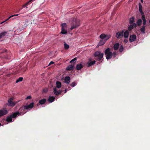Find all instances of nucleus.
I'll return each mask as SVG.
<instances>
[{
    "mask_svg": "<svg viewBox=\"0 0 150 150\" xmlns=\"http://www.w3.org/2000/svg\"><path fill=\"white\" fill-rule=\"evenodd\" d=\"M29 2H28V1L26 2L25 4H24V5L23 6V8L25 7L26 8H28V7L27 6L29 5Z\"/></svg>",
    "mask_w": 150,
    "mask_h": 150,
    "instance_id": "34",
    "label": "nucleus"
},
{
    "mask_svg": "<svg viewBox=\"0 0 150 150\" xmlns=\"http://www.w3.org/2000/svg\"><path fill=\"white\" fill-rule=\"evenodd\" d=\"M67 89H65V90H64V93H66L67 92Z\"/></svg>",
    "mask_w": 150,
    "mask_h": 150,
    "instance_id": "45",
    "label": "nucleus"
},
{
    "mask_svg": "<svg viewBox=\"0 0 150 150\" xmlns=\"http://www.w3.org/2000/svg\"><path fill=\"white\" fill-rule=\"evenodd\" d=\"M8 35V32H2L0 33V39H1V38L4 36H5V35Z\"/></svg>",
    "mask_w": 150,
    "mask_h": 150,
    "instance_id": "23",
    "label": "nucleus"
},
{
    "mask_svg": "<svg viewBox=\"0 0 150 150\" xmlns=\"http://www.w3.org/2000/svg\"><path fill=\"white\" fill-rule=\"evenodd\" d=\"M105 54L106 56V58L107 59H111L113 55L112 53L110 52V48H108L105 50Z\"/></svg>",
    "mask_w": 150,
    "mask_h": 150,
    "instance_id": "4",
    "label": "nucleus"
},
{
    "mask_svg": "<svg viewBox=\"0 0 150 150\" xmlns=\"http://www.w3.org/2000/svg\"><path fill=\"white\" fill-rule=\"evenodd\" d=\"M77 58H74L73 59H72L71 61H70V63H72L74 61H75L77 60Z\"/></svg>",
    "mask_w": 150,
    "mask_h": 150,
    "instance_id": "39",
    "label": "nucleus"
},
{
    "mask_svg": "<svg viewBox=\"0 0 150 150\" xmlns=\"http://www.w3.org/2000/svg\"><path fill=\"white\" fill-rule=\"evenodd\" d=\"M124 50L123 46V45H121L119 48V51L120 52H122Z\"/></svg>",
    "mask_w": 150,
    "mask_h": 150,
    "instance_id": "35",
    "label": "nucleus"
},
{
    "mask_svg": "<svg viewBox=\"0 0 150 150\" xmlns=\"http://www.w3.org/2000/svg\"><path fill=\"white\" fill-rule=\"evenodd\" d=\"M129 32L128 30H126L124 31V32L123 33V36L126 39L128 38L129 37Z\"/></svg>",
    "mask_w": 150,
    "mask_h": 150,
    "instance_id": "16",
    "label": "nucleus"
},
{
    "mask_svg": "<svg viewBox=\"0 0 150 150\" xmlns=\"http://www.w3.org/2000/svg\"><path fill=\"white\" fill-rule=\"evenodd\" d=\"M53 92L54 93L56 96H58V95L62 93V90H59V91H58L57 89L55 87H54L53 88Z\"/></svg>",
    "mask_w": 150,
    "mask_h": 150,
    "instance_id": "12",
    "label": "nucleus"
},
{
    "mask_svg": "<svg viewBox=\"0 0 150 150\" xmlns=\"http://www.w3.org/2000/svg\"><path fill=\"white\" fill-rule=\"evenodd\" d=\"M119 47V43H116L113 46V48L115 50H118Z\"/></svg>",
    "mask_w": 150,
    "mask_h": 150,
    "instance_id": "24",
    "label": "nucleus"
},
{
    "mask_svg": "<svg viewBox=\"0 0 150 150\" xmlns=\"http://www.w3.org/2000/svg\"><path fill=\"white\" fill-rule=\"evenodd\" d=\"M25 109L24 105V107H21L20 108V109L19 110V112H16V113H19V114L18 115L20 114H24L26 112H25Z\"/></svg>",
    "mask_w": 150,
    "mask_h": 150,
    "instance_id": "9",
    "label": "nucleus"
},
{
    "mask_svg": "<svg viewBox=\"0 0 150 150\" xmlns=\"http://www.w3.org/2000/svg\"><path fill=\"white\" fill-rule=\"evenodd\" d=\"M67 33V30L66 29H62V31L61 32V33L63 34H66Z\"/></svg>",
    "mask_w": 150,
    "mask_h": 150,
    "instance_id": "32",
    "label": "nucleus"
},
{
    "mask_svg": "<svg viewBox=\"0 0 150 150\" xmlns=\"http://www.w3.org/2000/svg\"><path fill=\"white\" fill-rule=\"evenodd\" d=\"M136 25L137 24L135 23H133L132 25H130L129 26L128 28V31H131V30H132L134 28L136 27Z\"/></svg>",
    "mask_w": 150,
    "mask_h": 150,
    "instance_id": "17",
    "label": "nucleus"
},
{
    "mask_svg": "<svg viewBox=\"0 0 150 150\" xmlns=\"http://www.w3.org/2000/svg\"><path fill=\"white\" fill-rule=\"evenodd\" d=\"M23 78L22 77H20L18 78L17 80H16V83H18V82L22 81Z\"/></svg>",
    "mask_w": 150,
    "mask_h": 150,
    "instance_id": "37",
    "label": "nucleus"
},
{
    "mask_svg": "<svg viewBox=\"0 0 150 150\" xmlns=\"http://www.w3.org/2000/svg\"><path fill=\"white\" fill-rule=\"evenodd\" d=\"M7 50H6V51L3 54H1L0 56V57L1 58H5V59H8V52H7Z\"/></svg>",
    "mask_w": 150,
    "mask_h": 150,
    "instance_id": "14",
    "label": "nucleus"
},
{
    "mask_svg": "<svg viewBox=\"0 0 150 150\" xmlns=\"http://www.w3.org/2000/svg\"><path fill=\"white\" fill-rule=\"evenodd\" d=\"M46 101V100L45 98L42 99L41 100H39V103L40 105H43L45 103Z\"/></svg>",
    "mask_w": 150,
    "mask_h": 150,
    "instance_id": "22",
    "label": "nucleus"
},
{
    "mask_svg": "<svg viewBox=\"0 0 150 150\" xmlns=\"http://www.w3.org/2000/svg\"><path fill=\"white\" fill-rule=\"evenodd\" d=\"M1 123H0V126H1Z\"/></svg>",
    "mask_w": 150,
    "mask_h": 150,
    "instance_id": "48",
    "label": "nucleus"
},
{
    "mask_svg": "<svg viewBox=\"0 0 150 150\" xmlns=\"http://www.w3.org/2000/svg\"><path fill=\"white\" fill-rule=\"evenodd\" d=\"M13 99L12 98H11L8 100V105L9 106H14L16 104V103H17L18 102L16 103L13 102Z\"/></svg>",
    "mask_w": 150,
    "mask_h": 150,
    "instance_id": "7",
    "label": "nucleus"
},
{
    "mask_svg": "<svg viewBox=\"0 0 150 150\" xmlns=\"http://www.w3.org/2000/svg\"><path fill=\"white\" fill-rule=\"evenodd\" d=\"M33 0H30V1H28V2H29V4L30 3V2H31V1H33Z\"/></svg>",
    "mask_w": 150,
    "mask_h": 150,
    "instance_id": "44",
    "label": "nucleus"
},
{
    "mask_svg": "<svg viewBox=\"0 0 150 150\" xmlns=\"http://www.w3.org/2000/svg\"><path fill=\"white\" fill-rule=\"evenodd\" d=\"M19 113H13L11 114L10 115L7 116L6 121L8 122H11L12 121V118H15L18 115Z\"/></svg>",
    "mask_w": 150,
    "mask_h": 150,
    "instance_id": "3",
    "label": "nucleus"
},
{
    "mask_svg": "<svg viewBox=\"0 0 150 150\" xmlns=\"http://www.w3.org/2000/svg\"><path fill=\"white\" fill-rule=\"evenodd\" d=\"M54 98L53 96H50L49 98L48 101L50 103H52L54 100Z\"/></svg>",
    "mask_w": 150,
    "mask_h": 150,
    "instance_id": "28",
    "label": "nucleus"
},
{
    "mask_svg": "<svg viewBox=\"0 0 150 150\" xmlns=\"http://www.w3.org/2000/svg\"><path fill=\"white\" fill-rule=\"evenodd\" d=\"M62 29H66L67 28V25L66 23H63L61 24Z\"/></svg>",
    "mask_w": 150,
    "mask_h": 150,
    "instance_id": "30",
    "label": "nucleus"
},
{
    "mask_svg": "<svg viewBox=\"0 0 150 150\" xmlns=\"http://www.w3.org/2000/svg\"><path fill=\"white\" fill-rule=\"evenodd\" d=\"M113 56L114 57H115L116 56V54L114 53Z\"/></svg>",
    "mask_w": 150,
    "mask_h": 150,
    "instance_id": "46",
    "label": "nucleus"
},
{
    "mask_svg": "<svg viewBox=\"0 0 150 150\" xmlns=\"http://www.w3.org/2000/svg\"><path fill=\"white\" fill-rule=\"evenodd\" d=\"M80 25L79 21L78 19H74L71 24V30H73L74 29L77 28Z\"/></svg>",
    "mask_w": 150,
    "mask_h": 150,
    "instance_id": "2",
    "label": "nucleus"
},
{
    "mask_svg": "<svg viewBox=\"0 0 150 150\" xmlns=\"http://www.w3.org/2000/svg\"><path fill=\"white\" fill-rule=\"evenodd\" d=\"M142 23V20L141 19H138L137 22V25L139 26L141 25Z\"/></svg>",
    "mask_w": 150,
    "mask_h": 150,
    "instance_id": "29",
    "label": "nucleus"
},
{
    "mask_svg": "<svg viewBox=\"0 0 150 150\" xmlns=\"http://www.w3.org/2000/svg\"><path fill=\"white\" fill-rule=\"evenodd\" d=\"M64 48L66 50H67L69 47V45H68L66 42H64Z\"/></svg>",
    "mask_w": 150,
    "mask_h": 150,
    "instance_id": "33",
    "label": "nucleus"
},
{
    "mask_svg": "<svg viewBox=\"0 0 150 150\" xmlns=\"http://www.w3.org/2000/svg\"><path fill=\"white\" fill-rule=\"evenodd\" d=\"M145 28L146 26L142 25V28H140V31L143 34L145 33Z\"/></svg>",
    "mask_w": 150,
    "mask_h": 150,
    "instance_id": "20",
    "label": "nucleus"
},
{
    "mask_svg": "<svg viewBox=\"0 0 150 150\" xmlns=\"http://www.w3.org/2000/svg\"><path fill=\"white\" fill-rule=\"evenodd\" d=\"M125 30H121L117 32L115 34V37L118 39H120L123 36V33Z\"/></svg>",
    "mask_w": 150,
    "mask_h": 150,
    "instance_id": "5",
    "label": "nucleus"
},
{
    "mask_svg": "<svg viewBox=\"0 0 150 150\" xmlns=\"http://www.w3.org/2000/svg\"><path fill=\"white\" fill-rule=\"evenodd\" d=\"M56 87L58 88H60L62 86L61 83L59 81H57L56 83Z\"/></svg>",
    "mask_w": 150,
    "mask_h": 150,
    "instance_id": "25",
    "label": "nucleus"
},
{
    "mask_svg": "<svg viewBox=\"0 0 150 150\" xmlns=\"http://www.w3.org/2000/svg\"><path fill=\"white\" fill-rule=\"evenodd\" d=\"M128 40L127 39H125L124 40V42L125 43H126L127 42Z\"/></svg>",
    "mask_w": 150,
    "mask_h": 150,
    "instance_id": "41",
    "label": "nucleus"
},
{
    "mask_svg": "<svg viewBox=\"0 0 150 150\" xmlns=\"http://www.w3.org/2000/svg\"><path fill=\"white\" fill-rule=\"evenodd\" d=\"M136 39V35H131L129 37V40L130 42H132L135 41Z\"/></svg>",
    "mask_w": 150,
    "mask_h": 150,
    "instance_id": "11",
    "label": "nucleus"
},
{
    "mask_svg": "<svg viewBox=\"0 0 150 150\" xmlns=\"http://www.w3.org/2000/svg\"><path fill=\"white\" fill-rule=\"evenodd\" d=\"M34 103L33 102L31 103L29 105H25V108L26 110H28L29 109H32L34 107Z\"/></svg>",
    "mask_w": 150,
    "mask_h": 150,
    "instance_id": "10",
    "label": "nucleus"
},
{
    "mask_svg": "<svg viewBox=\"0 0 150 150\" xmlns=\"http://www.w3.org/2000/svg\"><path fill=\"white\" fill-rule=\"evenodd\" d=\"M18 14H15V15H12V16L9 17V18H7L6 20H5V21H3L1 22V23H0V24H2V23H4V22L7 21V20H8V19H10V18H11V17H13L15 16H18Z\"/></svg>",
    "mask_w": 150,
    "mask_h": 150,
    "instance_id": "26",
    "label": "nucleus"
},
{
    "mask_svg": "<svg viewBox=\"0 0 150 150\" xmlns=\"http://www.w3.org/2000/svg\"><path fill=\"white\" fill-rule=\"evenodd\" d=\"M149 23H150V20H149Z\"/></svg>",
    "mask_w": 150,
    "mask_h": 150,
    "instance_id": "50",
    "label": "nucleus"
},
{
    "mask_svg": "<svg viewBox=\"0 0 150 150\" xmlns=\"http://www.w3.org/2000/svg\"><path fill=\"white\" fill-rule=\"evenodd\" d=\"M8 113V111L7 110L3 109L0 110V117L1 116H3Z\"/></svg>",
    "mask_w": 150,
    "mask_h": 150,
    "instance_id": "8",
    "label": "nucleus"
},
{
    "mask_svg": "<svg viewBox=\"0 0 150 150\" xmlns=\"http://www.w3.org/2000/svg\"><path fill=\"white\" fill-rule=\"evenodd\" d=\"M71 78L69 76H66L64 79V82L67 84H69L70 83Z\"/></svg>",
    "mask_w": 150,
    "mask_h": 150,
    "instance_id": "13",
    "label": "nucleus"
},
{
    "mask_svg": "<svg viewBox=\"0 0 150 150\" xmlns=\"http://www.w3.org/2000/svg\"><path fill=\"white\" fill-rule=\"evenodd\" d=\"M95 62L96 61L95 60L93 61L88 62L87 63V66L88 67H90V66L93 65Z\"/></svg>",
    "mask_w": 150,
    "mask_h": 150,
    "instance_id": "21",
    "label": "nucleus"
},
{
    "mask_svg": "<svg viewBox=\"0 0 150 150\" xmlns=\"http://www.w3.org/2000/svg\"><path fill=\"white\" fill-rule=\"evenodd\" d=\"M102 39V40L100 41L98 43V45H103V44H104V43H105V41L104 39Z\"/></svg>",
    "mask_w": 150,
    "mask_h": 150,
    "instance_id": "27",
    "label": "nucleus"
},
{
    "mask_svg": "<svg viewBox=\"0 0 150 150\" xmlns=\"http://www.w3.org/2000/svg\"><path fill=\"white\" fill-rule=\"evenodd\" d=\"M83 66L82 64L79 63L77 64L76 65V68L77 70H79L81 69V68H83Z\"/></svg>",
    "mask_w": 150,
    "mask_h": 150,
    "instance_id": "19",
    "label": "nucleus"
},
{
    "mask_svg": "<svg viewBox=\"0 0 150 150\" xmlns=\"http://www.w3.org/2000/svg\"><path fill=\"white\" fill-rule=\"evenodd\" d=\"M111 37L110 35H105L103 34H102L100 35V38L101 39H104L105 41H106Z\"/></svg>",
    "mask_w": 150,
    "mask_h": 150,
    "instance_id": "6",
    "label": "nucleus"
},
{
    "mask_svg": "<svg viewBox=\"0 0 150 150\" xmlns=\"http://www.w3.org/2000/svg\"><path fill=\"white\" fill-rule=\"evenodd\" d=\"M146 21L143 22V25L146 26Z\"/></svg>",
    "mask_w": 150,
    "mask_h": 150,
    "instance_id": "43",
    "label": "nucleus"
},
{
    "mask_svg": "<svg viewBox=\"0 0 150 150\" xmlns=\"http://www.w3.org/2000/svg\"><path fill=\"white\" fill-rule=\"evenodd\" d=\"M142 20L143 22L146 21V17L145 15H142Z\"/></svg>",
    "mask_w": 150,
    "mask_h": 150,
    "instance_id": "36",
    "label": "nucleus"
},
{
    "mask_svg": "<svg viewBox=\"0 0 150 150\" xmlns=\"http://www.w3.org/2000/svg\"><path fill=\"white\" fill-rule=\"evenodd\" d=\"M141 1L142 3L143 2V0H141Z\"/></svg>",
    "mask_w": 150,
    "mask_h": 150,
    "instance_id": "47",
    "label": "nucleus"
},
{
    "mask_svg": "<svg viewBox=\"0 0 150 150\" xmlns=\"http://www.w3.org/2000/svg\"><path fill=\"white\" fill-rule=\"evenodd\" d=\"M134 21V17H132L130 19L129 23L131 24L133 23Z\"/></svg>",
    "mask_w": 150,
    "mask_h": 150,
    "instance_id": "31",
    "label": "nucleus"
},
{
    "mask_svg": "<svg viewBox=\"0 0 150 150\" xmlns=\"http://www.w3.org/2000/svg\"><path fill=\"white\" fill-rule=\"evenodd\" d=\"M32 98L31 96H28L26 98V99H31Z\"/></svg>",
    "mask_w": 150,
    "mask_h": 150,
    "instance_id": "40",
    "label": "nucleus"
},
{
    "mask_svg": "<svg viewBox=\"0 0 150 150\" xmlns=\"http://www.w3.org/2000/svg\"><path fill=\"white\" fill-rule=\"evenodd\" d=\"M74 64L73 65H70L68 66L66 68V69L67 70H72L74 69Z\"/></svg>",
    "mask_w": 150,
    "mask_h": 150,
    "instance_id": "15",
    "label": "nucleus"
},
{
    "mask_svg": "<svg viewBox=\"0 0 150 150\" xmlns=\"http://www.w3.org/2000/svg\"><path fill=\"white\" fill-rule=\"evenodd\" d=\"M54 63L53 61H51V62L49 64V65H50L51 64H53Z\"/></svg>",
    "mask_w": 150,
    "mask_h": 150,
    "instance_id": "42",
    "label": "nucleus"
},
{
    "mask_svg": "<svg viewBox=\"0 0 150 150\" xmlns=\"http://www.w3.org/2000/svg\"><path fill=\"white\" fill-rule=\"evenodd\" d=\"M21 9H22V8L20 9V10H19V11H20V10H21Z\"/></svg>",
    "mask_w": 150,
    "mask_h": 150,
    "instance_id": "49",
    "label": "nucleus"
},
{
    "mask_svg": "<svg viewBox=\"0 0 150 150\" xmlns=\"http://www.w3.org/2000/svg\"><path fill=\"white\" fill-rule=\"evenodd\" d=\"M76 85V83L75 82H73L71 83V84L70 86H71L72 87H74Z\"/></svg>",
    "mask_w": 150,
    "mask_h": 150,
    "instance_id": "38",
    "label": "nucleus"
},
{
    "mask_svg": "<svg viewBox=\"0 0 150 150\" xmlns=\"http://www.w3.org/2000/svg\"><path fill=\"white\" fill-rule=\"evenodd\" d=\"M104 54L103 52H101L99 51H96L94 54V56L95 57V59L99 61L102 60L103 59Z\"/></svg>",
    "mask_w": 150,
    "mask_h": 150,
    "instance_id": "1",
    "label": "nucleus"
},
{
    "mask_svg": "<svg viewBox=\"0 0 150 150\" xmlns=\"http://www.w3.org/2000/svg\"><path fill=\"white\" fill-rule=\"evenodd\" d=\"M139 11L140 13V14L141 15H144V13L143 12L142 10V6L141 5V4L139 2Z\"/></svg>",
    "mask_w": 150,
    "mask_h": 150,
    "instance_id": "18",
    "label": "nucleus"
}]
</instances>
